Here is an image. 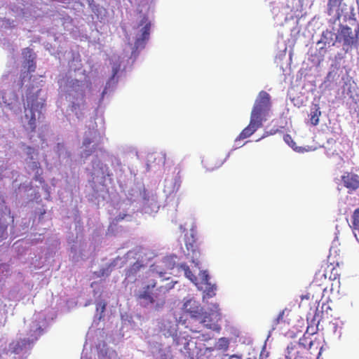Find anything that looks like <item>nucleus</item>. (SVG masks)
I'll return each mask as SVG.
<instances>
[{
	"instance_id": "4468645a",
	"label": "nucleus",
	"mask_w": 359,
	"mask_h": 359,
	"mask_svg": "<svg viewBox=\"0 0 359 359\" xmlns=\"http://www.w3.org/2000/svg\"><path fill=\"white\" fill-rule=\"evenodd\" d=\"M32 341L28 339H20L10 344V348L12 353H20L24 348L31 344Z\"/></svg>"
},
{
	"instance_id": "f8f14e48",
	"label": "nucleus",
	"mask_w": 359,
	"mask_h": 359,
	"mask_svg": "<svg viewBox=\"0 0 359 359\" xmlns=\"http://www.w3.org/2000/svg\"><path fill=\"white\" fill-rule=\"evenodd\" d=\"M22 54L25 55V57L28 55L27 62L24 66L25 68H27V74H28L31 72H34L36 69V64L34 62L35 56L32 50L29 47H27L23 50Z\"/></svg>"
},
{
	"instance_id": "9d476101",
	"label": "nucleus",
	"mask_w": 359,
	"mask_h": 359,
	"mask_svg": "<svg viewBox=\"0 0 359 359\" xmlns=\"http://www.w3.org/2000/svg\"><path fill=\"white\" fill-rule=\"evenodd\" d=\"M262 126V122L255 118L250 116V121L247 127H245L239 134L237 140H244L250 137L257 130Z\"/></svg>"
},
{
	"instance_id": "dca6fc26",
	"label": "nucleus",
	"mask_w": 359,
	"mask_h": 359,
	"mask_svg": "<svg viewBox=\"0 0 359 359\" xmlns=\"http://www.w3.org/2000/svg\"><path fill=\"white\" fill-rule=\"evenodd\" d=\"M321 116V111L318 104H315L311 109L309 115V121L312 126H317L319 123L320 116Z\"/></svg>"
},
{
	"instance_id": "ddd939ff",
	"label": "nucleus",
	"mask_w": 359,
	"mask_h": 359,
	"mask_svg": "<svg viewBox=\"0 0 359 359\" xmlns=\"http://www.w3.org/2000/svg\"><path fill=\"white\" fill-rule=\"evenodd\" d=\"M327 281V276L325 273H321L320 272H318L315 275L314 280L310 286V289H314L316 286L319 288L320 293H322L326 290V287L325 286V283Z\"/></svg>"
},
{
	"instance_id": "b1692460",
	"label": "nucleus",
	"mask_w": 359,
	"mask_h": 359,
	"mask_svg": "<svg viewBox=\"0 0 359 359\" xmlns=\"http://www.w3.org/2000/svg\"><path fill=\"white\" fill-rule=\"evenodd\" d=\"M297 326L298 330L297 332L293 334V337L296 336L297 333H304L305 334V330L308 328V326L306 325L305 320L303 318L297 320Z\"/></svg>"
},
{
	"instance_id": "a211bd4d",
	"label": "nucleus",
	"mask_w": 359,
	"mask_h": 359,
	"mask_svg": "<svg viewBox=\"0 0 359 359\" xmlns=\"http://www.w3.org/2000/svg\"><path fill=\"white\" fill-rule=\"evenodd\" d=\"M150 29H151V23L147 22L146 25L143 27L142 29V36L140 38H139L136 42V43H145L149 37L150 34Z\"/></svg>"
},
{
	"instance_id": "1a4fd4ad",
	"label": "nucleus",
	"mask_w": 359,
	"mask_h": 359,
	"mask_svg": "<svg viewBox=\"0 0 359 359\" xmlns=\"http://www.w3.org/2000/svg\"><path fill=\"white\" fill-rule=\"evenodd\" d=\"M344 186L348 190V193L359 188V176L352 172H346L341 176Z\"/></svg>"
},
{
	"instance_id": "6e6552de",
	"label": "nucleus",
	"mask_w": 359,
	"mask_h": 359,
	"mask_svg": "<svg viewBox=\"0 0 359 359\" xmlns=\"http://www.w3.org/2000/svg\"><path fill=\"white\" fill-rule=\"evenodd\" d=\"M184 312L189 313L193 320H198L201 318L203 309L198 302L194 299H189L184 303Z\"/></svg>"
},
{
	"instance_id": "5701e85b",
	"label": "nucleus",
	"mask_w": 359,
	"mask_h": 359,
	"mask_svg": "<svg viewBox=\"0 0 359 359\" xmlns=\"http://www.w3.org/2000/svg\"><path fill=\"white\" fill-rule=\"evenodd\" d=\"M301 302L299 304V308L301 309L303 307L304 309H306L309 306V301L311 299V293H307L305 295H302L301 297Z\"/></svg>"
},
{
	"instance_id": "cd10ccee",
	"label": "nucleus",
	"mask_w": 359,
	"mask_h": 359,
	"mask_svg": "<svg viewBox=\"0 0 359 359\" xmlns=\"http://www.w3.org/2000/svg\"><path fill=\"white\" fill-rule=\"evenodd\" d=\"M106 309V304L104 302H99L97 304V310L100 311L101 313H103Z\"/></svg>"
},
{
	"instance_id": "412c9836",
	"label": "nucleus",
	"mask_w": 359,
	"mask_h": 359,
	"mask_svg": "<svg viewBox=\"0 0 359 359\" xmlns=\"http://www.w3.org/2000/svg\"><path fill=\"white\" fill-rule=\"evenodd\" d=\"M30 168L35 172L34 180H39L40 176L42 174L40 163L38 161H33L30 165Z\"/></svg>"
},
{
	"instance_id": "a878e982",
	"label": "nucleus",
	"mask_w": 359,
	"mask_h": 359,
	"mask_svg": "<svg viewBox=\"0 0 359 359\" xmlns=\"http://www.w3.org/2000/svg\"><path fill=\"white\" fill-rule=\"evenodd\" d=\"M178 323L184 325L187 328H189V330L192 332H200V330H198L197 329L194 328L189 321L187 323V320H183L182 317L180 318Z\"/></svg>"
},
{
	"instance_id": "c756f323",
	"label": "nucleus",
	"mask_w": 359,
	"mask_h": 359,
	"mask_svg": "<svg viewBox=\"0 0 359 359\" xmlns=\"http://www.w3.org/2000/svg\"><path fill=\"white\" fill-rule=\"evenodd\" d=\"M284 141L289 145H291L292 143V137L290 135H285L283 137Z\"/></svg>"
},
{
	"instance_id": "7ed1b4c3",
	"label": "nucleus",
	"mask_w": 359,
	"mask_h": 359,
	"mask_svg": "<svg viewBox=\"0 0 359 359\" xmlns=\"http://www.w3.org/2000/svg\"><path fill=\"white\" fill-rule=\"evenodd\" d=\"M43 104L38 100L35 95L27 96L25 106V116L28 120V125L31 132H34L36 128V113L40 114Z\"/></svg>"
},
{
	"instance_id": "9b49d317",
	"label": "nucleus",
	"mask_w": 359,
	"mask_h": 359,
	"mask_svg": "<svg viewBox=\"0 0 359 359\" xmlns=\"http://www.w3.org/2000/svg\"><path fill=\"white\" fill-rule=\"evenodd\" d=\"M344 0H328L327 13L328 15L334 16L336 19L341 17V6Z\"/></svg>"
},
{
	"instance_id": "4c0bfd02",
	"label": "nucleus",
	"mask_w": 359,
	"mask_h": 359,
	"mask_svg": "<svg viewBox=\"0 0 359 359\" xmlns=\"http://www.w3.org/2000/svg\"><path fill=\"white\" fill-rule=\"evenodd\" d=\"M289 57H290V60L292 59V52L289 53Z\"/></svg>"
},
{
	"instance_id": "473e14b6",
	"label": "nucleus",
	"mask_w": 359,
	"mask_h": 359,
	"mask_svg": "<svg viewBox=\"0 0 359 359\" xmlns=\"http://www.w3.org/2000/svg\"><path fill=\"white\" fill-rule=\"evenodd\" d=\"M230 359H241V358L237 355H231Z\"/></svg>"
},
{
	"instance_id": "393cba45",
	"label": "nucleus",
	"mask_w": 359,
	"mask_h": 359,
	"mask_svg": "<svg viewBox=\"0 0 359 359\" xmlns=\"http://www.w3.org/2000/svg\"><path fill=\"white\" fill-rule=\"evenodd\" d=\"M206 289L205 290V295L208 297H212L215 295V290L217 289L215 285H212L210 283L206 285Z\"/></svg>"
},
{
	"instance_id": "58836bf2",
	"label": "nucleus",
	"mask_w": 359,
	"mask_h": 359,
	"mask_svg": "<svg viewBox=\"0 0 359 359\" xmlns=\"http://www.w3.org/2000/svg\"><path fill=\"white\" fill-rule=\"evenodd\" d=\"M159 276H160L161 277H163V272H159Z\"/></svg>"
},
{
	"instance_id": "c03bdc74",
	"label": "nucleus",
	"mask_w": 359,
	"mask_h": 359,
	"mask_svg": "<svg viewBox=\"0 0 359 359\" xmlns=\"http://www.w3.org/2000/svg\"><path fill=\"white\" fill-rule=\"evenodd\" d=\"M334 270H335V268L332 267V271H334Z\"/></svg>"
},
{
	"instance_id": "0eeeda50",
	"label": "nucleus",
	"mask_w": 359,
	"mask_h": 359,
	"mask_svg": "<svg viewBox=\"0 0 359 359\" xmlns=\"http://www.w3.org/2000/svg\"><path fill=\"white\" fill-rule=\"evenodd\" d=\"M185 245L187 250V257L191 258V262L196 266H198V258L201 253L196 240L191 236V238H187Z\"/></svg>"
},
{
	"instance_id": "c85d7f7f",
	"label": "nucleus",
	"mask_w": 359,
	"mask_h": 359,
	"mask_svg": "<svg viewBox=\"0 0 359 359\" xmlns=\"http://www.w3.org/2000/svg\"><path fill=\"white\" fill-rule=\"evenodd\" d=\"M209 280H210V277L208 276V274L205 271L203 273V276H202V282L203 284L205 285H207V284H209Z\"/></svg>"
},
{
	"instance_id": "72a5a7b5",
	"label": "nucleus",
	"mask_w": 359,
	"mask_h": 359,
	"mask_svg": "<svg viewBox=\"0 0 359 359\" xmlns=\"http://www.w3.org/2000/svg\"><path fill=\"white\" fill-rule=\"evenodd\" d=\"M203 337L205 340H209L211 339V337L209 334H203Z\"/></svg>"
},
{
	"instance_id": "20e7f679",
	"label": "nucleus",
	"mask_w": 359,
	"mask_h": 359,
	"mask_svg": "<svg viewBox=\"0 0 359 359\" xmlns=\"http://www.w3.org/2000/svg\"><path fill=\"white\" fill-rule=\"evenodd\" d=\"M200 323L203 325L204 327L219 332L220 326L218 325V322L221 319V313L219 308V305L213 304L208 309L207 311L202 312L201 316Z\"/></svg>"
},
{
	"instance_id": "2f4dec72",
	"label": "nucleus",
	"mask_w": 359,
	"mask_h": 359,
	"mask_svg": "<svg viewBox=\"0 0 359 359\" xmlns=\"http://www.w3.org/2000/svg\"><path fill=\"white\" fill-rule=\"evenodd\" d=\"M91 143V140L89 138H86L83 140V145L87 147Z\"/></svg>"
},
{
	"instance_id": "2eb2a0df",
	"label": "nucleus",
	"mask_w": 359,
	"mask_h": 359,
	"mask_svg": "<svg viewBox=\"0 0 359 359\" xmlns=\"http://www.w3.org/2000/svg\"><path fill=\"white\" fill-rule=\"evenodd\" d=\"M161 331L163 332L164 335L168 334L170 336L174 335L177 332V325L168 320H163L159 326Z\"/></svg>"
},
{
	"instance_id": "79ce46f5",
	"label": "nucleus",
	"mask_w": 359,
	"mask_h": 359,
	"mask_svg": "<svg viewBox=\"0 0 359 359\" xmlns=\"http://www.w3.org/2000/svg\"><path fill=\"white\" fill-rule=\"evenodd\" d=\"M72 108H76V107H75V104H74L72 105Z\"/></svg>"
},
{
	"instance_id": "423d86ee",
	"label": "nucleus",
	"mask_w": 359,
	"mask_h": 359,
	"mask_svg": "<svg viewBox=\"0 0 359 359\" xmlns=\"http://www.w3.org/2000/svg\"><path fill=\"white\" fill-rule=\"evenodd\" d=\"M313 346V341L310 337H306L305 334L299 339L297 344L294 347L295 349L294 359H313V354L311 349Z\"/></svg>"
},
{
	"instance_id": "f3484780",
	"label": "nucleus",
	"mask_w": 359,
	"mask_h": 359,
	"mask_svg": "<svg viewBox=\"0 0 359 359\" xmlns=\"http://www.w3.org/2000/svg\"><path fill=\"white\" fill-rule=\"evenodd\" d=\"M144 266H145L141 262L137 261L127 269L126 275L128 278L134 277L137 272H139L141 269L144 268Z\"/></svg>"
},
{
	"instance_id": "ea45409f",
	"label": "nucleus",
	"mask_w": 359,
	"mask_h": 359,
	"mask_svg": "<svg viewBox=\"0 0 359 359\" xmlns=\"http://www.w3.org/2000/svg\"><path fill=\"white\" fill-rule=\"evenodd\" d=\"M356 3H357V5H358V6L359 8V0H356Z\"/></svg>"
},
{
	"instance_id": "4be33fe9",
	"label": "nucleus",
	"mask_w": 359,
	"mask_h": 359,
	"mask_svg": "<svg viewBox=\"0 0 359 359\" xmlns=\"http://www.w3.org/2000/svg\"><path fill=\"white\" fill-rule=\"evenodd\" d=\"M1 95L3 103L7 106L11 105L13 101L15 100L14 95L7 93L6 92H2Z\"/></svg>"
},
{
	"instance_id": "e433bc0d",
	"label": "nucleus",
	"mask_w": 359,
	"mask_h": 359,
	"mask_svg": "<svg viewBox=\"0 0 359 359\" xmlns=\"http://www.w3.org/2000/svg\"><path fill=\"white\" fill-rule=\"evenodd\" d=\"M337 276H339V275H338L337 273H335V274L334 275V278H333V279H334V280H335V279L337 278Z\"/></svg>"
},
{
	"instance_id": "a19ab883",
	"label": "nucleus",
	"mask_w": 359,
	"mask_h": 359,
	"mask_svg": "<svg viewBox=\"0 0 359 359\" xmlns=\"http://www.w3.org/2000/svg\"><path fill=\"white\" fill-rule=\"evenodd\" d=\"M208 169H209V170H213V169H214V168H213V167H210V168H208Z\"/></svg>"
},
{
	"instance_id": "6ab92c4d",
	"label": "nucleus",
	"mask_w": 359,
	"mask_h": 359,
	"mask_svg": "<svg viewBox=\"0 0 359 359\" xmlns=\"http://www.w3.org/2000/svg\"><path fill=\"white\" fill-rule=\"evenodd\" d=\"M180 267L184 271L185 276L197 286L198 285L197 278L191 272L189 267L186 264H181L180 265Z\"/></svg>"
},
{
	"instance_id": "37998d69",
	"label": "nucleus",
	"mask_w": 359,
	"mask_h": 359,
	"mask_svg": "<svg viewBox=\"0 0 359 359\" xmlns=\"http://www.w3.org/2000/svg\"><path fill=\"white\" fill-rule=\"evenodd\" d=\"M82 100H84V95H82Z\"/></svg>"
},
{
	"instance_id": "f704fd0d",
	"label": "nucleus",
	"mask_w": 359,
	"mask_h": 359,
	"mask_svg": "<svg viewBox=\"0 0 359 359\" xmlns=\"http://www.w3.org/2000/svg\"><path fill=\"white\" fill-rule=\"evenodd\" d=\"M294 145V142H293V146ZM293 150H295V151H303L304 149H302L301 148H298V147H293Z\"/></svg>"
},
{
	"instance_id": "aec40b11",
	"label": "nucleus",
	"mask_w": 359,
	"mask_h": 359,
	"mask_svg": "<svg viewBox=\"0 0 359 359\" xmlns=\"http://www.w3.org/2000/svg\"><path fill=\"white\" fill-rule=\"evenodd\" d=\"M290 311L285 309L282 312L279 313L278 317L276 318V324L280 323H290V319L287 318L290 316Z\"/></svg>"
},
{
	"instance_id": "39448f33",
	"label": "nucleus",
	"mask_w": 359,
	"mask_h": 359,
	"mask_svg": "<svg viewBox=\"0 0 359 359\" xmlns=\"http://www.w3.org/2000/svg\"><path fill=\"white\" fill-rule=\"evenodd\" d=\"M271 108V97L266 91L259 92L255 100L250 116L263 122Z\"/></svg>"
},
{
	"instance_id": "c9c22d12",
	"label": "nucleus",
	"mask_w": 359,
	"mask_h": 359,
	"mask_svg": "<svg viewBox=\"0 0 359 359\" xmlns=\"http://www.w3.org/2000/svg\"><path fill=\"white\" fill-rule=\"evenodd\" d=\"M248 359H256V358H248ZM259 359H266L264 358L263 355L261 354L260 356H259Z\"/></svg>"
},
{
	"instance_id": "7c9ffc66",
	"label": "nucleus",
	"mask_w": 359,
	"mask_h": 359,
	"mask_svg": "<svg viewBox=\"0 0 359 359\" xmlns=\"http://www.w3.org/2000/svg\"><path fill=\"white\" fill-rule=\"evenodd\" d=\"M331 256H332L331 255H330L328 256V258H327V261H328V262H330V264L331 265H332V266H333L334 264H336V266H339V262H338V261H337V262H336V263H335L334 262H332V261H331Z\"/></svg>"
},
{
	"instance_id": "bb28decb",
	"label": "nucleus",
	"mask_w": 359,
	"mask_h": 359,
	"mask_svg": "<svg viewBox=\"0 0 359 359\" xmlns=\"http://www.w3.org/2000/svg\"><path fill=\"white\" fill-rule=\"evenodd\" d=\"M35 152V149L32 147H27V155L30 159H33V154Z\"/></svg>"
},
{
	"instance_id": "f257e3e1",
	"label": "nucleus",
	"mask_w": 359,
	"mask_h": 359,
	"mask_svg": "<svg viewBox=\"0 0 359 359\" xmlns=\"http://www.w3.org/2000/svg\"><path fill=\"white\" fill-rule=\"evenodd\" d=\"M359 41V24H356L354 29L347 25H340L337 33L330 30L323 32L319 43L325 45H335L336 43L342 45H356Z\"/></svg>"
},
{
	"instance_id": "f03ea898",
	"label": "nucleus",
	"mask_w": 359,
	"mask_h": 359,
	"mask_svg": "<svg viewBox=\"0 0 359 359\" xmlns=\"http://www.w3.org/2000/svg\"><path fill=\"white\" fill-rule=\"evenodd\" d=\"M173 287L174 284L170 282L165 285L156 287V282L153 280L149 285L144 287L143 291L139 295V298L144 299L150 304H153L156 301H161L163 304L165 303L166 293Z\"/></svg>"
}]
</instances>
